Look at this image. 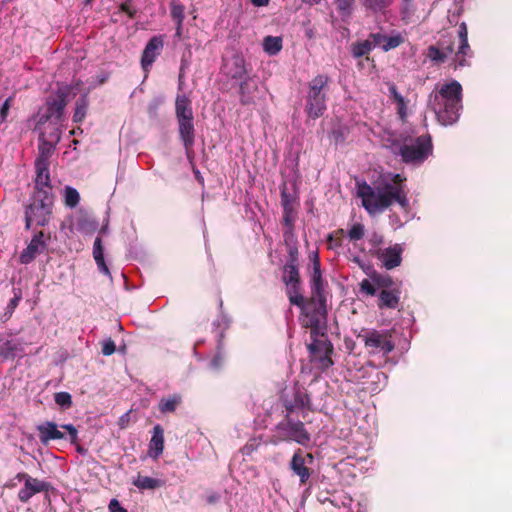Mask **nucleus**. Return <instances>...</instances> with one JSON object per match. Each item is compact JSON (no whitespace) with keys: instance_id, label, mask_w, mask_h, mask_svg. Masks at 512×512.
Returning a JSON list of instances; mask_svg holds the SVG:
<instances>
[{"instance_id":"47","label":"nucleus","mask_w":512,"mask_h":512,"mask_svg":"<svg viewBox=\"0 0 512 512\" xmlns=\"http://www.w3.org/2000/svg\"><path fill=\"white\" fill-rule=\"evenodd\" d=\"M78 228L85 232L94 231L97 228V223L94 220L83 218L79 220Z\"/></svg>"},{"instance_id":"64","label":"nucleus","mask_w":512,"mask_h":512,"mask_svg":"<svg viewBox=\"0 0 512 512\" xmlns=\"http://www.w3.org/2000/svg\"><path fill=\"white\" fill-rule=\"evenodd\" d=\"M106 230H107V228H106V227H102V228H101V230H100V233H101V234H104V233H106Z\"/></svg>"},{"instance_id":"20","label":"nucleus","mask_w":512,"mask_h":512,"mask_svg":"<svg viewBox=\"0 0 512 512\" xmlns=\"http://www.w3.org/2000/svg\"><path fill=\"white\" fill-rule=\"evenodd\" d=\"M178 122V130L180 139L183 142L188 157L193 153L195 142V128L193 118L180 119Z\"/></svg>"},{"instance_id":"36","label":"nucleus","mask_w":512,"mask_h":512,"mask_svg":"<svg viewBox=\"0 0 512 512\" xmlns=\"http://www.w3.org/2000/svg\"><path fill=\"white\" fill-rule=\"evenodd\" d=\"M425 56L436 65L443 64L447 60L438 43L430 45L426 50Z\"/></svg>"},{"instance_id":"2","label":"nucleus","mask_w":512,"mask_h":512,"mask_svg":"<svg viewBox=\"0 0 512 512\" xmlns=\"http://www.w3.org/2000/svg\"><path fill=\"white\" fill-rule=\"evenodd\" d=\"M429 105L437 120L444 126L456 123L462 109V86L453 80L444 84L439 91L431 93Z\"/></svg>"},{"instance_id":"33","label":"nucleus","mask_w":512,"mask_h":512,"mask_svg":"<svg viewBox=\"0 0 512 512\" xmlns=\"http://www.w3.org/2000/svg\"><path fill=\"white\" fill-rule=\"evenodd\" d=\"M182 403V397L179 394H173L166 398H162L158 404L159 411L163 414L173 413Z\"/></svg>"},{"instance_id":"31","label":"nucleus","mask_w":512,"mask_h":512,"mask_svg":"<svg viewBox=\"0 0 512 512\" xmlns=\"http://www.w3.org/2000/svg\"><path fill=\"white\" fill-rule=\"evenodd\" d=\"M133 485L140 490H154L164 487L165 481L162 479L142 476L141 474H138L136 479L133 480Z\"/></svg>"},{"instance_id":"35","label":"nucleus","mask_w":512,"mask_h":512,"mask_svg":"<svg viewBox=\"0 0 512 512\" xmlns=\"http://www.w3.org/2000/svg\"><path fill=\"white\" fill-rule=\"evenodd\" d=\"M89 106V99L86 94L80 96L75 103V111L73 115V121L75 123H81L87 113V109Z\"/></svg>"},{"instance_id":"50","label":"nucleus","mask_w":512,"mask_h":512,"mask_svg":"<svg viewBox=\"0 0 512 512\" xmlns=\"http://www.w3.org/2000/svg\"><path fill=\"white\" fill-rule=\"evenodd\" d=\"M102 354L105 356H110L115 353L116 351V345L115 342L109 338L108 340L104 341L102 344Z\"/></svg>"},{"instance_id":"32","label":"nucleus","mask_w":512,"mask_h":512,"mask_svg":"<svg viewBox=\"0 0 512 512\" xmlns=\"http://www.w3.org/2000/svg\"><path fill=\"white\" fill-rule=\"evenodd\" d=\"M471 55L472 51L468 43V39H464V41H459L458 50L457 52H455L453 58L454 69L468 65L466 57H470Z\"/></svg>"},{"instance_id":"37","label":"nucleus","mask_w":512,"mask_h":512,"mask_svg":"<svg viewBox=\"0 0 512 512\" xmlns=\"http://www.w3.org/2000/svg\"><path fill=\"white\" fill-rule=\"evenodd\" d=\"M170 15L174 22H184L185 6L180 0H169Z\"/></svg>"},{"instance_id":"63","label":"nucleus","mask_w":512,"mask_h":512,"mask_svg":"<svg viewBox=\"0 0 512 512\" xmlns=\"http://www.w3.org/2000/svg\"><path fill=\"white\" fill-rule=\"evenodd\" d=\"M352 261L354 263H356L357 265H359L361 268H364V263H363L362 259L359 256L353 257Z\"/></svg>"},{"instance_id":"55","label":"nucleus","mask_w":512,"mask_h":512,"mask_svg":"<svg viewBox=\"0 0 512 512\" xmlns=\"http://www.w3.org/2000/svg\"><path fill=\"white\" fill-rule=\"evenodd\" d=\"M390 93L397 104H403L405 102L404 97L398 93L395 86L390 87Z\"/></svg>"},{"instance_id":"26","label":"nucleus","mask_w":512,"mask_h":512,"mask_svg":"<svg viewBox=\"0 0 512 512\" xmlns=\"http://www.w3.org/2000/svg\"><path fill=\"white\" fill-rule=\"evenodd\" d=\"M400 293L397 288L382 289L378 297V308L397 309L400 304Z\"/></svg>"},{"instance_id":"56","label":"nucleus","mask_w":512,"mask_h":512,"mask_svg":"<svg viewBox=\"0 0 512 512\" xmlns=\"http://www.w3.org/2000/svg\"><path fill=\"white\" fill-rule=\"evenodd\" d=\"M338 9L340 11H347L350 9L353 0H336Z\"/></svg>"},{"instance_id":"27","label":"nucleus","mask_w":512,"mask_h":512,"mask_svg":"<svg viewBox=\"0 0 512 512\" xmlns=\"http://www.w3.org/2000/svg\"><path fill=\"white\" fill-rule=\"evenodd\" d=\"M39 438L43 444H48L51 440H60L64 438V433L58 430L54 422L47 421L38 426Z\"/></svg>"},{"instance_id":"53","label":"nucleus","mask_w":512,"mask_h":512,"mask_svg":"<svg viewBox=\"0 0 512 512\" xmlns=\"http://www.w3.org/2000/svg\"><path fill=\"white\" fill-rule=\"evenodd\" d=\"M108 508L109 512H128L115 498L110 501Z\"/></svg>"},{"instance_id":"54","label":"nucleus","mask_w":512,"mask_h":512,"mask_svg":"<svg viewBox=\"0 0 512 512\" xmlns=\"http://www.w3.org/2000/svg\"><path fill=\"white\" fill-rule=\"evenodd\" d=\"M458 38L459 41H464V39H468V30L465 22H462L458 27Z\"/></svg>"},{"instance_id":"5","label":"nucleus","mask_w":512,"mask_h":512,"mask_svg":"<svg viewBox=\"0 0 512 512\" xmlns=\"http://www.w3.org/2000/svg\"><path fill=\"white\" fill-rule=\"evenodd\" d=\"M433 151L432 139L429 134L416 138L406 137L395 154L401 157L405 164H422Z\"/></svg>"},{"instance_id":"28","label":"nucleus","mask_w":512,"mask_h":512,"mask_svg":"<svg viewBox=\"0 0 512 512\" xmlns=\"http://www.w3.org/2000/svg\"><path fill=\"white\" fill-rule=\"evenodd\" d=\"M257 91V85L250 77H245L239 84L240 103L244 106L254 103V93Z\"/></svg>"},{"instance_id":"43","label":"nucleus","mask_w":512,"mask_h":512,"mask_svg":"<svg viewBox=\"0 0 512 512\" xmlns=\"http://www.w3.org/2000/svg\"><path fill=\"white\" fill-rule=\"evenodd\" d=\"M365 235V227L362 223H355L348 231V237L351 241L361 240Z\"/></svg>"},{"instance_id":"16","label":"nucleus","mask_w":512,"mask_h":512,"mask_svg":"<svg viewBox=\"0 0 512 512\" xmlns=\"http://www.w3.org/2000/svg\"><path fill=\"white\" fill-rule=\"evenodd\" d=\"M403 247L400 244H394L388 248L374 252L376 257L387 270H392L401 265Z\"/></svg>"},{"instance_id":"13","label":"nucleus","mask_w":512,"mask_h":512,"mask_svg":"<svg viewBox=\"0 0 512 512\" xmlns=\"http://www.w3.org/2000/svg\"><path fill=\"white\" fill-rule=\"evenodd\" d=\"M310 361L317 363L318 368L327 370L333 365L331 354L333 353V345L330 341H312L308 346Z\"/></svg>"},{"instance_id":"61","label":"nucleus","mask_w":512,"mask_h":512,"mask_svg":"<svg viewBox=\"0 0 512 512\" xmlns=\"http://www.w3.org/2000/svg\"><path fill=\"white\" fill-rule=\"evenodd\" d=\"M175 25H176V32H175V36L177 38H181L182 37V31H183V22H175Z\"/></svg>"},{"instance_id":"1","label":"nucleus","mask_w":512,"mask_h":512,"mask_svg":"<svg viewBox=\"0 0 512 512\" xmlns=\"http://www.w3.org/2000/svg\"><path fill=\"white\" fill-rule=\"evenodd\" d=\"M405 180L401 174H394L391 181L382 180L373 186L363 181L357 184V197L370 216L383 213L394 203L406 209L409 201L403 185Z\"/></svg>"},{"instance_id":"58","label":"nucleus","mask_w":512,"mask_h":512,"mask_svg":"<svg viewBox=\"0 0 512 512\" xmlns=\"http://www.w3.org/2000/svg\"><path fill=\"white\" fill-rule=\"evenodd\" d=\"M331 136L336 143L342 142L345 139L344 133L341 129L333 130Z\"/></svg>"},{"instance_id":"42","label":"nucleus","mask_w":512,"mask_h":512,"mask_svg":"<svg viewBox=\"0 0 512 512\" xmlns=\"http://www.w3.org/2000/svg\"><path fill=\"white\" fill-rule=\"evenodd\" d=\"M370 245L369 253L374 257V252L382 250L381 245L384 243V237L380 233L373 232L368 239Z\"/></svg>"},{"instance_id":"46","label":"nucleus","mask_w":512,"mask_h":512,"mask_svg":"<svg viewBox=\"0 0 512 512\" xmlns=\"http://www.w3.org/2000/svg\"><path fill=\"white\" fill-rule=\"evenodd\" d=\"M55 403L61 407H70L72 405V396L68 392H58L54 396Z\"/></svg>"},{"instance_id":"40","label":"nucleus","mask_w":512,"mask_h":512,"mask_svg":"<svg viewBox=\"0 0 512 512\" xmlns=\"http://www.w3.org/2000/svg\"><path fill=\"white\" fill-rule=\"evenodd\" d=\"M392 2L393 0H364L363 4L365 8L377 13L382 12L384 9L389 7Z\"/></svg>"},{"instance_id":"44","label":"nucleus","mask_w":512,"mask_h":512,"mask_svg":"<svg viewBox=\"0 0 512 512\" xmlns=\"http://www.w3.org/2000/svg\"><path fill=\"white\" fill-rule=\"evenodd\" d=\"M13 291H14V296L9 301V303L6 307V311H5V316H8V317H10L13 314L14 310L17 308V306L19 305V302L22 299V293H21L20 289L14 288Z\"/></svg>"},{"instance_id":"29","label":"nucleus","mask_w":512,"mask_h":512,"mask_svg":"<svg viewBox=\"0 0 512 512\" xmlns=\"http://www.w3.org/2000/svg\"><path fill=\"white\" fill-rule=\"evenodd\" d=\"M175 114L177 120L193 118L190 99L185 95H178L175 101Z\"/></svg>"},{"instance_id":"45","label":"nucleus","mask_w":512,"mask_h":512,"mask_svg":"<svg viewBox=\"0 0 512 512\" xmlns=\"http://www.w3.org/2000/svg\"><path fill=\"white\" fill-rule=\"evenodd\" d=\"M372 280L378 287L383 289H390L393 283L390 276H384L377 273L372 276Z\"/></svg>"},{"instance_id":"41","label":"nucleus","mask_w":512,"mask_h":512,"mask_svg":"<svg viewBox=\"0 0 512 512\" xmlns=\"http://www.w3.org/2000/svg\"><path fill=\"white\" fill-rule=\"evenodd\" d=\"M62 428L68 432L69 441L71 444L76 445L77 452L85 454L87 450L78 444V431L76 427L72 424H65L62 425Z\"/></svg>"},{"instance_id":"21","label":"nucleus","mask_w":512,"mask_h":512,"mask_svg":"<svg viewBox=\"0 0 512 512\" xmlns=\"http://www.w3.org/2000/svg\"><path fill=\"white\" fill-rule=\"evenodd\" d=\"M281 204L283 207V224L287 228L286 233H292L296 218L294 198L286 189L281 191Z\"/></svg>"},{"instance_id":"14","label":"nucleus","mask_w":512,"mask_h":512,"mask_svg":"<svg viewBox=\"0 0 512 512\" xmlns=\"http://www.w3.org/2000/svg\"><path fill=\"white\" fill-rule=\"evenodd\" d=\"M61 132L58 127H51V131L48 136L44 132L39 137V155L35 160V163L40 162L50 165L49 158L52 155L55 145L60 141Z\"/></svg>"},{"instance_id":"57","label":"nucleus","mask_w":512,"mask_h":512,"mask_svg":"<svg viewBox=\"0 0 512 512\" xmlns=\"http://www.w3.org/2000/svg\"><path fill=\"white\" fill-rule=\"evenodd\" d=\"M221 496L217 492H210L206 497V502L210 505L217 503Z\"/></svg>"},{"instance_id":"24","label":"nucleus","mask_w":512,"mask_h":512,"mask_svg":"<svg viewBox=\"0 0 512 512\" xmlns=\"http://www.w3.org/2000/svg\"><path fill=\"white\" fill-rule=\"evenodd\" d=\"M305 320L303 325L307 328H310V337L312 341H320L318 339L320 322L322 319H325L327 312L320 314L316 310V306H312L309 310H305Z\"/></svg>"},{"instance_id":"38","label":"nucleus","mask_w":512,"mask_h":512,"mask_svg":"<svg viewBox=\"0 0 512 512\" xmlns=\"http://www.w3.org/2000/svg\"><path fill=\"white\" fill-rule=\"evenodd\" d=\"M264 50L270 55H276L282 49V39L280 37L267 36L263 41Z\"/></svg>"},{"instance_id":"4","label":"nucleus","mask_w":512,"mask_h":512,"mask_svg":"<svg viewBox=\"0 0 512 512\" xmlns=\"http://www.w3.org/2000/svg\"><path fill=\"white\" fill-rule=\"evenodd\" d=\"M329 82L328 75L319 74L308 83L305 111L309 118L317 119L327 109L326 100Z\"/></svg>"},{"instance_id":"6","label":"nucleus","mask_w":512,"mask_h":512,"mask_svg":"<svg viewBox=\"0 0 512 512\" xmlns=\"http://www.w3.org/2000/svg\"><path fill=\"white\" fill-rule=\"evenodd\" d=\"M309 260L311 263L310 272V288L311 297L307 303L304 302L303 310H309L312 306H316L318 313H326V295H325V281L322 277L321 263L319 253L314 251L309 254Z\"/></svg>"},{"instance_id":"60","label":"nucleus","mask_w":512,"mask_h":512,"mask_svg":"<svg viewBox=\"0 0 512 512\" xmlns=\"http://www.w3.org/2000/svg\"><path fill=\"white\" fill-rule=\"evenodd\" d=\"M397 112L400 118L404 120L407 115V107L405 102H403V104H397Z\"/></svg>"},{"instance_id":"62","label":"nucleus","mask_w":512,"mask_h":512,"mask_svg":"<svg viewBox=\"0 0 512 512\" xmlns=\"http://www.w3.org/2000/svg\"><path fill=\"white\" fill-rule=\"evenodd\" d=\"M251 2L257 7H263L269 4V0H251Z\"/></svg>"},{"instance_id":"30","label":"nucleus","mask_w":512,"mask_h":512,"mask_svg":"<svg viewBox=\"0 0 512 512\" xmlns=\"http://www.w3.org/2000/svg\"><path fill=\"white\" fill-rule=\"evenodd\" d=\"M93 258L97 264V267L101 273L110 276V270L104 260V247L102 244L101 237H96L93 244Z\"/></svg>"},{"instance_id":"22","label":"nucleus","mask_w":512,"mask_h":512,"mask_svg":"<svg viewBox=\"0 0 512 512\" xmlns=\"http://www.w3.org/2000/svg\"><path fill=\"white\" fill-rule=\"evenodd\" d=\"M35 170L36 178L33 193L44 191L50 195H54L50 181L49 165L43 162H40V164L35 163Z\"/></svg>"},{"instance_id":"23","label":"nucleus","mask_w":512,"mask_h":512,"mask_svg":"<svg viewBox=\"0 0 512 512\" xmlns=\"http://www.w3.org/2000/svg\"><path fill=\"white\" fill-rule=\"evenodd\" d=\"M369 38L372 40L374 47L380 46L385 52L399 47L405 41L404 37L400 33L392 36H387L381 33H371Z\"/></svg>"},{"instance_id":"8","label":"nucleus","mask_w":512,"mask_h":512,"mask_svg":"<svg viewBox=\"0 0 512 512\" xmlns=\"http://www.w3.org/2000/svg\"><path fill=\"white\" fill-rule=\"evenodd\" d=\"M394 334V329H367L363 330L358 338L362 340L369 354L381 353L383 356H388L395 349Z\"/></svg>"},{"instance_id":"39","label":"nucleus","mask_w":512,"mask_h":512,"mask_svg":"<svg viewBox=\"0 0 512 512\" xmlns=\"http://www.w3.org/2000/svg\"><path fill=\"white\" fill-rule=\"evenodd\" d=\"M64 203L69 208H74L79 204L80 195L79 192L70 186H66L64 190Z\"/></svg>"},{"instance_id":"49","label":"nucleus","mask_w":512,"mask_h":512,"mask_svg":"<svg viewBox=\"0 0 512 512\" xmlns=\"http://www.w3.org/2000/svg\"><path fill=\"white\" fill-rule=\"evenodd\" d=\"M360 291L370 296H374L376 294L375 286L368 279H363L360 282Z\"/></svg>"},{"instance_id":"59","label":"nucleus","mask_w":512,"mask_h":512,"mask_svg":"<svg viewBox=\"0 0 512 512\" xmlns=\"http://www.w3.org/2000/svg\"><path fill=\"white\" fill-rule=\"evenodd\" d=\"M120 10L122 12L127 13L130 18H134L135 14H136V11L131 9L127 2L126 3H122L120 5Z\"/></svg>"},{"instance_id":"12","label":"nucleus","mask_w":512,"mask_h":512,"mask_svg":"<svg viewBox=\"0 0 512 512\" xmlns=\"http://www.w3.org/2000/svg\"><path fill=\"white\" fill-rule=\"evenodd\" d=\"M15 478L18 481H24V486L18 492V499L22 503L29 502L35 494L48 492L51 488L48 482L34 478L25 472L18 473Z\"/></svg>"},{"instance_id":"7","label":"nucleus","mask_w":512,"mask_h":512,"mask_svg":"<svg viewBox=\"0 0 512 512\" xmlns=\"http://www.w3.org/2000/svg\"><path fill=\"white\" fill-rule=\"evenodd\" d=\"M71 88L68 85L58 86L57 90L47 97L45 111L40 114L37 125L50 123L52 127H58L63 120L64 109L68 103Z\"/></svg>"},{"instance_id":"51","label":"nucleus","mask_w":512,"mask_h":512,"mask_svg":"<svg viewBox=\"0 0 512 512\" xmlns=\"http://www.w3.org/2000/svg\"><path fill=\"white\" fill-rule=\"evenodd\" d=\"M437 43L441 47L443 53L445 54L446 59H448V57L454 53V43L452 41L446 42V41L440 40Z\"/></svg>"},{"instance_id":"25","label":"nucleus","mask_w":512,"mask_h":512,"mask_svg":"<svg viewBox=\"0 0 512 512\" xmlns=\"http://www.w3.org/2000/svg\"><path fill=\"white\" fill-rule=\"evenodd\" d=\"M164 450V429L160 424L153 427L152 437L149 442L148 455L157 459Z\"/></svg>"},{"instance_id":"3","label":"nucleus","mask_w":512,"mask_h":512,"mask_svg":"<svg viewBox=\"0 0 512 512\" xmlns=\"http://www.w3.org/2000/svg\"><path fill=\"white\" fill-rule=\"evenodd\" d=\"M55 197L47 192L32 193L29 203L25 206V229H31L32 225L44 227L49 224Z\"/></svg>"},{"instance_id":"15","label":"nucleus","mask_w":512,"mask_h":512,"mask_svg":"<svg viewBox=\"0 0 512 512\" xmlns=\"http://www.w3.org/2000/svg\"><path fill=\"white\" fill-rule=\"evenodd\" d=\"M307 461L311 464L313 462V455L310 453L305 454L301 449H298L293 454L290 461V469L299 477L300 485H306L312 474V470L307 466Z\"/></svg>"},{"instance_id":"34","label":"nucleus","mask_w":512,"mask_h":512,"mask_svg":"<svg viewBox=\"0 0 512 512\" xmlns=\"http://www.w3.org/2000/svg\"><path fill=\"white\" fill-rule=\"evenodd\" d=\"M374 48L372 40L368 37L364 41H358L352 44L351 53L354 58L367 56Z\"/></svg>"},{"instance_id":"48","label":"nucleus","mask_w":512,"mask_h":512,"mask_svg":"<svg viewBox=\"0 0 512 512\" xmlns=\"http://www.w3.org/2000/svg\"><path fill=\"white\" fill-rule=\"evenodd\" d=\"M13 103V97H8L0 108V122L3 123L6 121L7 116L9 114V110Z\"/></svg>"},{"instance_id":"17","label":"nucleus","mask_w":512,"mask_h":512,"mask_svg":"<svg viewBox=\"0 0 512 512\" xmlns=\"http://www.w3.org/2000/svg\"><path fill=\"white\" fill-rule=\"evenodd\" d=\"M45 234L43 231H38L31 239L28 246L21 252L20 262L22 264L31 263L37 255L43 253L47 244L44 240Z\"/></svg>"},{"instance_id":"10","label":"nucleus","mask_w":512,"mask_h":512,"mask_svg":"<svg viewBox=\"0 0 512 512\" xmlns=\"http://www.w3.org/2000/svg\"><path fill=\"white\" fill-rule=\"evenodd\" d=\"M282 281L286 285V295L290 304L304 307V297L301 293L302 281L299 265L285 263L283 266Z\"/></svg>"},{"instance_id":"18","label":"nucleus","mask_w":512,"mask_h":512,"mask_svg":"<svg viewBox=\"0 0 512 512\" xmlns=\"http://www.w3.org/2000/svg\"><path fill=\"white\" fill-rule=\"evenodd\" d=\"M223 71L231 79H243L249 73L246 61L240 54H234L226 59L223 64Z\"/></svg>"},{"instance_id":"11","label":"nucleus","mask_w":512,"mask_h":512,"mask_svg":"<svg viewBox=\"0 0 512 512\" xmlns=\"http://www.w3.org/2000/svg\"><path fill=\"white\" fill-rule=\"evenodd\" d=\"M294 414H285L284 419L276 426L286 439L305 445L310 441V435L305 429L304 423L294 419Z\"/></svg>"},{"instance_id":"52","label":"nucleus","mask_w":512,"mask_h":512,"mask_svg":"<svg viewBox=\"0 0 512 512\" xmlns=\"http://www.w3.org/2000/svg\"><path fill=\"white\" fill-rule=\"evenodd\" d=\"M299 251L296 246H289L288 248V259L286 263L299 265L298 262Z\"/></svg>"},{"instance_id":"9","label":"nucleus","mask_w":512,"mask_h":512,"mask_svg":"<svg viewBox=\"0 0 512 512\" xmlns=\"http://www.w3.org/2000/svg\"><path fill=\"white\" fill-rule=\"evenodd\" d=\"M281 403L285 408L286 414H294L296 411H311V398L307 389L299 382H295L289 391H283L280 396Z\"/></svg>"},{"instance_id":"19","label":"nucleus","mask_w":512,"mask_h":512,"mask_svg":"<svg viewBox=\"0 0 512 512\" xmlns=\"http://www.w3.org/2000/svg\"><path fill=\"white\" fill-rule=\"evenodd\" d=\"M163 45L164 43L160 36H154L148 41L141 57V66L144 71H148L151 68L157 56L163 49Z\"/></svg>"}]
</instances>
